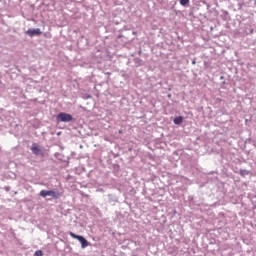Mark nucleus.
<instances>
[{
  "label": "nucleus",
  "mask_w": 256,
  "mask_h": 256,
  "mask_svg": "<svg viewBox=\"0 0 256 256\" xmlns=\"http://www.w3.org/2000/svg\"><path fill=\"white\" fill-rule=\"evenodd\" d=\"M174 124L175 125H181V123H183V116H178L176 118H174Z\"/></svg>",
  "instance_id": "obj_6"
},
{
  "label": "nucleus",
  "mask_w": 256,
  "mask_h": 256,
  "mask_svg": "<svg viewBox=\"0 0 256 256\" xmlns=\"http://www.w3.org/2000/svg\"><path fill=\"white\" fill-rule=\"evenodd\" d=\"M34 256H43V251L38 250L34 253Z\"/></svg>",
  "instance_id": "obj_7"
},
{
  "label": "nucleus",
  "mask_w": 256,
  "mask_h": 256,
  "mask_svg": "<svg viewBox=\"0 0 256 256\" xmlns=\"http://www.w3.org/2000/svg\"><path fill=\"white\" fill-rule=\"evenodd\" d=\"M31 151L34 153V155H41V148H39V145L37 144L32 145Z\"/></svg>",
  "instance_id": "obj_5"
},
{
  "label": "nucleus",
  "mask_w": 256,
  "mask_h": 256,
  "mask_svg": "<svg viewBox=\"0 0 256 256\" xmlns=\"http://www.w3.org/2000/svg\"><path fill=\"white\" fill-rule=\"evenodd\" d=\"M43 32H41V29H29L25 32L26 35H29V37H35V35L39 36L42 35Z\"/></svg>",
  "instance_id": "obj_4"
},
{
  "label": "nucleus",
  "mask_w": 256,
  "mask_h": 256,
  "mask_svg": "<svg viewBox=\"0 0 256 256\" xmlns=\"http://www.w3.org/2000/svg\"><path fill=\"white\" fill-rule=\"evenodd\" d=\"M180 3L185 7V5H188L189 1H180Z\"/></svg>",
  "instance_id": "obj_8"
},
{
  "label": "nucleus",
  "mask_w": 256,
  "mask_h": 256,
  "mask_svg": "<svg viewBox=\"0 0 256 256\" xmlns=\"http://www.w3.org/2000/svg\"><path fill=\"white\" fill-rule=\"evenodd\" d=\"M70 237L73 239H77L81 243L82 249H85V247H89V242H87V239H85L83 236H79L73 232H69Z\"/></svg>",
  "instance_id": "obj_2"
},
{
  "label": "nucleus",
  "mask_w": 256,
  "mask_h": 256,
  "mask_svg": "<svg viewBox=\"0 0 256 256\" xmlns=\"http://www.w3.org/2000/svg\"><path fill=\"white\" fill-rule=\"evenodd\" d=\"M40 197H53V199H59L61 193L55 190H42L39 193Z\"/></svg>",
  "instance_id": "obj_1"
},
{
  "label": "nucleus",
  "mask_w": 256,
  "mask_h": 256,
  "mask_svg": "<svg viewBox=\"0 0 256 256\" xmlns=\"http://www.w3.org/2000/svg\"><path fill=\"white\" fill-rule=\"evenodd\" d=\"M57 121H61L62 123H69V121H73V116H71V114L61 112L57 115Z\"/></svg>",
  "instance_id": "obj_3"
}]
</instances>
